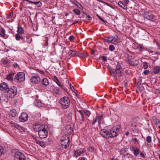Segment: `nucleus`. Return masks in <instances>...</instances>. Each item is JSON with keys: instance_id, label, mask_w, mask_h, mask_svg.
Instances as JSON below:
<instances>
[{"instance_id": "f257e3e1", "label": "nucleus", "mask_w": 160, "mask_h": 160, "mask_svg": "<svg viewBox=\"0 0 160 160\" xmlns=\"http://www.w3.org/2000/svg\"><path fill=\"white\" fill-rule=\"evenodd\" d=\"M8 89L6 92L8 98L12 99L17 95V89L16 87L12 86Z\"/></svg>"}, {"instance_id": "f03ea898", "label": "nucleus", "mask_w": 160, "mask_h": 160, "mask_svg": "<svg viewBox=\"0 0 160 160\" xmlns=\"http://www.w3.org/2000/svg\"><path fill=\"white\" fill-rule=\"evenodd\" d=\"M116 66V69L112 70V72L114 74L115 77H120L122 75L123 73V69L121 68V65L120 63L118 62Z\"/></svg>"}, {"instance_id": "7ed1b4c3", "label": "nucleus", "mask_w": 160, "mask_h": 160, "mask_svg": "<svg viewBox=\"0 0 160 160\" xmlns=\"http://www.w3.org/2000/svg\"><path fill=\"white\" fill-rule=\"evenodd\" d=\"M61 144L66 149L69 147L70 144V140L69 137L67 135L62 137L61 139Z\"/></svg>"}, {"instance_id": "20e7f679", "label": "nucleus", "mask_w": 160, "mask_h": 160, "mask_svg": "<svg viewBox=\"0 0 160 160\" xmlns=\"http://www.w3.org/2000/svg\"><path fill=\"white\" fill-rule=\"evenodd\" d=\"M60 103L62 105V108L65 109L68 108L70 106V101L68 97H64L61 98Z\"/></svg>"}, {"instance_id": "39448f33", "label": "nucleus", "mask_w": 160, "mask_h": 160, "mask_svg": "<svg viewBox=\"0 0 160 160\" xmlns=\"http://www.w3.org/2000/svg\"><path fill=\"white\" fill-rule=\"evenodd\" d=\"M25 79V74L22 72L18 73L14 78V81L18 82L24 81Z\"/></svg>"}, {"instance_id": "423d86ee", "label": "nucleus", "mask_w": 160, "mask_h": 160, "mask_svg": "<svg viewBox=\"0 0 160 160\" xmlns=\"http://www.w3.org/2000/svg\"><path fill=\"white\" fill-rule=\"evenodd\" d=\"M78 111L79 112V114H77V116L76 115L75 120L79 122L80 123H82L85 119L84 115L83 113V111H81V110Z\"/></svg>"}, {"instance_id": "0eeeda50", "label": "nucleus", "mask_w": 160, "mask_h": 160, "mask_svg": "<svg viewBox=\"0 0 160 160\" xmlns=\"http://www.w3.org/2000/svg\"><path fill=\"white\" fill-rule=\"evenodd\" d=\"M127 62L130 65L132 66H136L138 64V60L132 58L131 56H128L127 59Z\"/></svg>"}, {"instance_id": "6e6552de", "label": "nucleus", "mask_w": 160, "mask_h": 160, "mask_svg": "<svg viewBox=\"0 0 160 160\" xmlns=\"http://www.w3.org/2000/svg\"><path fill=\"white\" fill-rule=\"evenodd\" d=\"M14 160H26L23 154L20 152H16L14 156Z\"/></svg>"}, {"instance_id": "1a4fd4ad", "label": "nucleus", "mask_w": 160, "mask_h": 160, "mask_svg": "<svg viewBox=\"0 0 160 160\" xmlns=\"http://www.w3.org/2000/svg\"><path fill=\"white\" fill-rule=\"evenodd\" d=\"M39 137L41 138H46L48 135V131L45 128L38 132Z\"/></svg>"}, {"instance_id": "9d476101", "label": "nucleus", "mask_w": 160, "mask_h": 160, "mask_svg": "<svg viewBox=\"0 0 160 160\" xmlns=\"http://www.w3.org/2000/svg\"><path fill=\"white\" fill-rule=\"evenodd\" d=\"M30 80L33 84H38L40 81L41 79L38 75L36 74L31 78Z\"/></svg>"}, {"instance_id": "9b49d317", "label": "nucleus", "mask_w": 160, "mask_h": 160, "mask_svg": "<svg viewBox=\"0 0 160 160\" xmlns=\"http://www.w3.org/2000/svg\"><path fill=\"white\" fill-rule=\"evenodd\" d=\"M100 133L102 136L106 138H110L109 132L106 129H102L100 132Z\"/></svg>"}, {"instance_id": "f8f14e48", "label": "nucleus", "mask_w": 160, "mask_h": 160, "mask_svg": "<svg viewBox=\"0 0 160 160\" xmlns=\"http://www.w3.org/2000/svg\"><path fill=\"white\" fill-rule=\"evenodd\" d=\"M28 115L25 113H22L19 117V121L24 122L27 121L28 119Z\"/></svg>"}, {"instance_id": "ddd939ff", "label": "nucleus", "mask_w": 160, "mask_h": 160, "mask_svg": "<svg viewBox=\"0 0 160 160\" xmlns=\"http://www.w3.org/2000/svg\"><path fill=\"white\" fill-rule=\"evenodd\" d=\"M45 125L41 124H37L34 126L33 129L36 132H39L41 130H42L45 128Z\"/></svg>"}, {"instance_id": "4468645a", "label": "nucleus", "mask_w": 160, "mask_h": 160, "mask_svg": "<svg viewBox=\"0 0 160 160\" xmlns=\"http://www.w3.org/2000/svg\"><path fill=\"white\" fill-rule=\"evenodd\" d=\"M9 87L8 84L5 82L1 83L0 85V90L2 91H5L6 92L8 91Z\"/></svg>"}, {"instance_id": "2eb2a0df", "label": "nucleus", "mask_w": 160, "mask_h": 160, "mask_svg": "<svg viewBox=\"0 0 160 160\" xmlns=\"http://www.w3.org/2000/svg\"><path fill=\"white\" fill-rule=\"evenodd\" d=\"M54 78L55 79L54 81L56 83L62 88L65 91L67 92V90L65 86L59 81L58 78L56 76H54Z\"/></svg>"}, {"instance_id": "dca6fc26", "label": "nucleus", "mask_w": 160, "mask_h": 160, "mask_svg": "<svg viewBox=\"0 0 160 160\" xmlns=\"http://www.w3.org/2000/svg\"><path fill=\"white\" fill-rule=\"evenodd\" d=\"M144 17L146 19L152 21H153V20L154 19V17L153 15L150 13H146L144 15Z\"/></svg>"}, {"instance_id": "f3484780", "label": "nucleus", "mask_w": 160, "mask_h": 160, "mask_svg": "<svg viewBox=\"0 0 160 160\" xmlns=\"http://www.w3.org/2000/svg\"><path fill=\"white\" fill-rule=\"evenodd\" d=\"M83 153H85L86 154V153L85 150L81 151L79 149H78L75 151L74 153V156L76 157H78L80 156Z\"/></svg>"}, {"instance_id": "a211bd4d", "label": "nucleus", "mask_w": 160, "mask_h": 160, "mask_svg": "<svg viewBox=\"0 0 160 160\" xmlns=\"http://www.w3.org/2000/svg\"><path fill=\"white\" fill-rule=\"evenodd\" d=\"M109 134L110 138H112L117 136L118 134V133L116 131L112 128V129L110 131Z\"/></svg>"}, {"instance_id": "6ab92c4d", "label": "nucleus", "mask_w": 160, "mask_h": 160, "mask_svg": "<svg viewBox=\"0 0 160 160\" xmlns=\"http://www.w3.org/2000/svg\"><path fill=\"white\" fill-rule=\"evenodd\" d=\"M26 1L30 3L33 4H34L36 5L38 7H40L42 5V3L40 1H32L29 0H26Z\"/></svg>"}, {"instance_id": "aec40b11", "label": "nucleus", "mask_w": 160, "mask_h": 160, "mask_svg": "<svg viewBox=\"0 0 160 160\" xmlns=\"http://www.w3.org/2000/svg\"><path fill=\"white\" fill-rule=\"evenodd\" d=\"M14 75V74L13 72H11L8 74L6 77V79L10 81H12L13 80V77Z\"/></svg>"}, {"instance_id": "412c9836", "label": "nucleus", "mask_w": 160, "mask_h": 160, "mask_svg": "<svg viewBox=\"0 0 160 160\" xmlns=\"http://www.w3.org/2000/svg\"><path fill=\"white\" fill-rule=\"evenodd\" d=\"M76 57H78L80 58L86 57L88 56V54L86 53H79L77 51Z\"/></svg>"}, {"instance_id": "4be33fe9", "label": "nucleus", "mask_w": 160, "mask_h": 160, "mask_svg": "<svg viewBox=\"0 0 160 160\" xmlns=\"http://www.w3.org/2000/svg\"><path fill=\"white\" fill-rule=\"evenodd\" d=\"M41 82L43 85L46 87H47L49 84V82L48 79L46 78H43Z\"/></svg>"}, {"instance_id": "5701e85b", "label": "nucleus", "mask_w": 160, "mask_h": 160, "mask_svg": "<svg viewBox=\"0 0 160 160\" xmlns=\"http://www.w3.org/2000/svg\"><path fill=\"white\" fill-rule=\"evenodd\" d=\"M77 51H72V50H70L68 52V54L69 56H71L72 57H76Z\"/></svg>"}, {"instance_id": "b1692460", "label": "nucleus", "mask_w": 160, "mask_h": 160, "mask_svg": "<svg viewBox=\"0 0 160 160\" xmlns=\"http://www.w3.org/2000/svg\"><path fill=\"white\" fill-rule=\"evenodd\" d=\"M153 72L155 74H158L160 72V66H156L153 68Z\"/></svg>"}, {"instance_id": "393cba45", "label": "nucleus", "mask_w": 160, "mask_h": 160, "mask_svg": "<svg viewBox=\"0 0 160 160\" xmlns=\"http://www.w3.org/2000/svg\"><path fill=\"white\" fill-rule=\"evenodd\" d=\"M37 144L41 146L44 147L45 145V142H44L41 141L39 140H38L37 139H36L35 140Z\"/></svg>"}, {"instance_id": "a878e982", "label": "nucleus", "mask_w": 160, "mask_h": 160, "mask_svg": "<svg viewBox=\"0 0 160 160\" xmlns=\"http://www.w3.org/2000/svg\"><path fill=\"white\" fill-rule=\"evenodd\" d=\"M11 123V125L12 127L16 128L18 130H21L22 129V127L18 125L17 123L14 122H12Z\"/></svg>"}, {"instance_id": "bb28decb", "label": "nucleus", "mask_w": 160, "mask_h": 160, "mask_svg": "<svg viewBox=\"0 0 160 160\" xmlns=\"http://www.w3.org/2000/svg\"><path fill=\"white\" fill-rule=\"evenodd\" d=\"M114 130L116 131L118 133H119L121 131V127L120 125L116 126L112 128Z\"/></svg>"}, {"instance_id": "cd10ccee", "label": "nucleus", "mask_w": 160, "mask_h": 160, "mask_svg": "<svg viewBox=\"0 0 160 160\" xmlns=\"http://www.w3.org/2000/svg\"><path fill=\"white\" fill-rule=\"evenodd\" d=\"M128 151V148H123L121 149L120 152V154L124 156L125 153Z\"/></svg>"}, {"instance_id": "c85d7f7f", "label": "nucleus", "mask_w": 160, "mask_h": 160, "mask_svg": "<svg viewBox=\"0 0 160 160\" xmlns=\"http://www.w3.org/2000/svg\"><path fill=\"white\" fill-rule=\"evenodd\" d=\"M118 5L122 8L125 9H127V7L126 5H125L121 1H119L118 2Z\"/></svg>"}, {"instance_id": "c756f323", "label": "nucleus", "mask_w": 160, "mask_h": 160, "mask_svg": "<svg viewBox=\"0 0 160 160\" xmlns=\"http://www.w3.org/2000/svg\"><path fill=\"white\" fill-rule=\"evenodd\" d=\"M112 43L113 44L114 43V42H117L118 40V36L116 35H115L114 37L112 36Z\"/></svg>"}, {"instance_id": "7c9ffc66", "label": "nucleus", "mask_w": 160, "mask_h": 160, "mask_svg": "<svg viewBox=\"0 0 160 160\" xmlns=\"http://www.w3.org/2000/svg\"><path fill=\"white\" fill-rule=\"evenodd\" d=\"M5 30L3 28H2L0 29V35L2 37H5Z\"/></svg>"}, {"instance_id": "2f4dec72", "label": "nucleus", "mask_w": 160, "mask_h": 160, "mask_svg": "<svg viewBox=\"0 0 160 160\" xmlns=\"http://www.w3.org/2000/svg\"><path fill=\"white\" fill-rule=\"evenodd\" d=\"M140 152L139 149L137 147L134 151L133 153L135 156H137L139 154Z\"/></svg>"}, {"instance_id": "473e14b6", "label": "nucleus", "mask_w": 160, "mask_h": 160, "mask_svg": "<svg viewBox=\"0 0 160 160\" xmlns=\"http://www.w3.org/2000/svg\"><path fill=\"white\" fill-rule=\"evenodd\" d=\"M18 34H22L24 33V30L23 28L21 27H18Z\"/></svg>"}, {"instance_id": "72a5a7b5", "label": "nucleus", "mask_w": 160, "mask_h": 160, "mask_svg": "<svg viewBox=\"0 0 160 160\" xmlns=\"http://www.w3.org/2000/svg\"><path fill=\"white\" fill-rule=\"evenodd\" d=\"M10 113L11 116L14 117L16 115V110L14 109H12L10 111Z\"/></svg>"}, {"instance_id": "f704fd0d", "label": "nucleus", "mask_w": 160, "mask_h": 160, "mask_svg": "<svg viewBox=\"0 0 160 160\" xmlns=\"http://www.w3.org/2000/svg\"><path fill=\"white\" fill-rule=\"evenodd\" d=\"M66 129L68 130L67 131V133L69 134H71L72 131V128L70 126H68L66 127Z\"/></svg>"}, {"instance_id": "c9c22d12", "label": "nucleus", "mask_w": 160, "mask_h": 160, "mask_svg": "<svg viewBox=\"0 0 160 160\" xmlns=\"http://www.w3.org/2000/svg\"><path fill=\"white\" fill-rule=\"evenodd\" d=\"M43 41L45 42L43 45L45 46H47L48 45V38L47 37H45Z\"/></svg>"}, {"instance_id": "e433bc0d", "label": "nucleus", "mask_w": 160, "mask_h": 160, "mask_svg": "<svg viewBox=\"0 0 160 160\" xmlns=\"http://www.w3.org/2000/svg\"><path fill=\"white\" fill-rule=\"evenodd\" d=\"M81 111H83V113L85 114L87 116L89 117L91 115L90 112L88 110H81Z\"/></svg>"}, {"instance_id": "4c0bfd02", "label": "nucleus", "mask_w": 160, "mask_h": 160, "mask_svg": "<svg viewBox=\"0 0 160 160\" xmlns=\"http://www.w3.org/2000/svg\"><path fill=\"white\" fill-rule=\"evenodd\" d=\"M112 36H109L107 38L104 39V40L107 42H110L112 43Z\"/></svg>"}, {"instance_id": "58836bf2", "label": "nucleus", "mask_w": 160, "mask_h": 160, "mask_svg": "<svg viewBox=\"0 0 160 160\" xmlns=\"http://www.w3.org/2000/svg\"><path fill=\"white\" fill-rule=\"evenodd\" d=\"M124 157L126 158H132L133 157V156L129 153H127L124 156Z\"/></svg>"}, {"instance_id": "ea45409f", "label": "nucleus", "mask_w": 160, "mask_h": 160, "mask_svg": "<svg viewBox=\"0 0 160 160\" xmlns=\"http://www.w3.org/2000/svg\"><path fill=\"white\" fill-rule=\"evenodd\" d=\"M73 11L77 15H79L80 14V11L78 9L76 8L74 9Z\"/></svg>"}, {"instance_id": "a19ab883", "label": "nucleus", "mask_w": 160, "mask_h": 160, "mask_svg": "<svg viewBox=\"0 0 160 160\" xmlns=\"http://www.w3.org/2000/svg\"><path fill=\"white\" fill-rule=\"evenodd\" d=\"M155 123L157 127L158 128L160 129V122L158 120H156V121H155Z\"/></svg>"}, {"instance_id": "79ce46f5", "label": "nucleus", "mask_w": 160, "mask_h": 160, "mask_svg": "<svg viewBox=\"0 0 160 160\" xmlns=\"http://www.w3.org/2000/svg\"><path fill=\"white\" fill-rule=\"evenodd\" d=\"M109 49L110 51L112 52L115 49V48L113 45H111L109 46Z\"/></svg>"}, {"instance_id": "37998d69", "label": "nucleus", "mask_w": 160, "mask_h": 160, "mask_svg": "<svg viewBox=\"0 0 160 160\" xmlns=\"http://www.w3.org/2000/svg\"><path fill=\"white\" fill-rule=\"evenodd\" d=\"M146 155V154L144 151H142L140 154V156L141 157L144 158Z\"/></svg>"}, {"instance_id": "c03bdc74", "label": "nucleus", "mask_w": 160, "mask_h": 160, "mask_svg": "<svg viewBox=\"0 0 160 160\" xmlns=\"http://www.w3.org/2000/svg\"><path fill=\"white\" fill-rule=\"evenodd\" d=\"M75 4L77 6V7H78L80 9H82L83 8V7L82 6L81 4L78 3V2H77V3H76Z\"/></svg>"}, {"instance_id": "a18cd8bd", "label": "nucleus", "mask_w": 160, "mask_h": 160, "mask_svg": "<svg viewBox=\"0 0 160 160\" xmlns=\"http://www.w3.org/2000/svg\"><path fill=\"white\" fill-rule=\"evenodd\" d=\"M146 141L148 143H150L152 141L151 138L150 136H148L146 138Z\"/></svg>"}, {"instance_id": "49530a36", "label": "nucleus", "mask_w": 160, "mask_h": 160, "mask_svg": "<svg viewBox=\"0 0 160 160\" xmlns=\"http://www.w3.org/2000/svg\"><path fill=\"white\" fill-rule=\"evenodd\" d=\"M20 34L17 33L15 35V38L17 40H19L20 39L21 36L20 35Z\"/></svg>"}, {"instance_id": "de8ad7c7", "label": "nucleus", "mask_w": 160, "mask_h": 160, "mask_svg": "<svg viewBox=\"0 0 160 160\" xmlns=\"http://www.w3.org/2000/svg\"><path fill=\"white\" fill-rule=\"evenodd\" d=\"M86 15V18L88 20H92L91 17L88 15L84 12L83 13Z\"/></svg>"}, {"instance_id": "09e8293b", "label": "nucleus", "mask_w": 160, "mask_h": 160, "mask_svg": "<svg viewBox=\"0 0 160 160\" xmlns=\"http://www.w3.org/2000/svg\"><path fill=\"white\" fill-rule=\"evenodd\" d=\"M97 119H98V123L99 124H100V120L102 119V118L103 117V115L101 114L99 116H97L96 117Z\"/></svg>"}, {"instance_id": "8fccbe9b", "label": "nucleus", "mask_w": 160, "mask_h": 160, "mask_svg": "<svg viewBox=\"0 0 160 160\" xmlns=\"http://www.w3.org/2000/svg\"><path fill=\"white\" fill-rule=\"evenodd\" d=\"M137 124L136 123H132V128L133 129H137Z\"/></svg>"}, {"instance_id": "3c124183", "label": "nucleus", "mask_w": 160, "mask_h": 160, "mask_svg": "<svg viewBox=\"0 0 160 160\" xmlns=\"http://www.w3.org/2000/svg\"><path fill=\"white\" fill-rule=\"evenodd\" d=\"M74 38V37L73 35H71L69 37V40L70 42H72L73 41Z\"/></svg>"}, {"instance_id": "603ef678", "label": "nucleus", "mask_w": 160, "mask_h": 160, "mask_svg": "<svg viewBox=\"0 0 160 160\" xmlns=\"http://www.w3.org/2000/svg\"><path fill=\"white\" fill-rule=\"evenodd\" d=\"M3 151V148L0 146V157L2 155Z\"/></svg>"}, {"instance_id": "864d4df0", "label": "nucleus", "mask_w": 160, "mask_h": 160, "mask_svg": "<svg viewBox=\"0 0 160 160\" xmlns=\"http://www.w3.org/2000/svg\"><path fill=\"white\" fill-rule=\"evenodd\" d=\"M137 147L133 146H131L130 147V149L132 151H134L135 149Z\"/></svg>"}, {"instance_id": "5fc2aeb1", "label": "nucleus", "mask_w": 160, "mask_h": 160, "mask_svg": "<svg viewBox=\"0 0 160 160\" xmlns=\"http://www.w3.org/2000/svg\"><path fill=\"white\" fill-rule=\"evenodd\" d=\"M94 147H91L88 149V151L90 152H92L94 150Z\"/></svg>"}, {"instance_id": "6e6d98bb", "label": "nucleus", "mask_w": 160, "mask_h": 160, "mask_svg": "<svg viewBox=\"0 0 160 160\" xmlns=\"http://www.w3.org/2000/svg\"><path fill=\"white\" fill-rule=\"evenodd\" d=\"M132 141H133L135 144L138 143V142L137 139L136 138H134L132 139Z\"/></svg>"}, {"instance_id": "4d7b16f0", "label": "nucleus", "mask_w": 160, "mask_h": 160, "mask_svg": "<svg viewBox=\"0 0 160 160\" xmlns=\"http://www.w3.org/2000/svg\"><path fill=\"white\" fill-rule=\"evenodd\" d=\"M98 120V119H97V118L96 117L95 119H93V121L92 122V125H94L95 124V123L97 122Z\"/></svg>"}, {"instance_id": "13d9d810", "label": "nucleus", "mask_w": 160, "mask_h": 160, "mask_svg": "<svg viewBox=\"0 0 160 160\" xmlns=\"http://www.w3.org/2000/svg\"><path fill=\"white\" fill-rule=\"evenodd\" d=\"M143 67L145 69H147L148 68V66L147 63H145L143 64Z\"/></svg>"}, {"instance_id": "bf43d9fd", "label": "nucleus", "mask_w": 160, "mask_h": 160, "mask_svg": "<svg viewBox=\"0 0 160 160\" xmlns=\"http://www.w3.org/2000/svg\"><path fill=\"white\" fill-rule=\"evenodd\" d=\"M149 73V71L148 70H145L143 72V73L145 75H148Z\"/></svg>"}, {"instance_id": "052dcab7", "label": "nucleus", "mask_w": 160, "mask_h": 160, "mask_svg": "<svg viewBox=\"0 0 160 160\" xmlns=\"http://www.w3.org/2000/svg\"><path fill=\"white\" fill-rule=\"evenodd\" d=\"M101 58L104 61H106L107 60V57L104 56H102L101 57Z\"/></svg>"}, {"instance_id": "680f3d73", "label": "nucleus", "mask_w": 160, "mask_h": 160, "mask_svg": "<svg viewBox=\"0 0 160 160\" xmlns=\"http://www.w3.org/2000/svg\"><path fill=\"white\" fill-rule=\"evenodd\" d=\"M36 106L38 107H40L41 106V102H38L36 104Z\"/></svg>"}, {"instance_id": "e2e57ef3", "label": "nucleus", "mask_w": 160, "mask_h": 160, "mask_svg": "<svg viewBox=\"0 0 160 160\" xmlns=\"http://www.w3.org/2000/svg\"><path fill=\"white\" fill-rule=\"evenodd\" d=\"M70 2L72 3L75 4L77 1L76 0H70Z\"/></svg>"}, {"instance_id": "0e129e2a", "label": "nucleus", "mask_w": 160, "mask_h": 160, "mask_svg": "<svg viewBox=\"0 0 160 160\" xmlns=\"http://www.w3.org/2000/svg\"><path fill=\"white\" fill-rule=\"evenodd\" d=\"M101 2H102V3H104L106 5H108V6H109V7L110 6V4H109V3H107V2H104V1H102Z\"/></svg>"}, {"instance_id": "69168bd1", "label": "nucleus", "mask_w": 160, "mask_h": 160, "mask_svg": "<svg viewBox=\"0 0 160 160\" xmlns=\"http://www.w3.org/2000/svg\"><path fill=\"white\" fill-rule=\"evenodd\" d=\"M69 86H70V88H71V89L73 91V89H74V88H73V86L72 85L70 84V85H69Z\"/></svg>"}, {"instance_id": "338daca9", "label": "nucleus", "mask_w": 160, "mask_h": 160, "mask_svg": "<svg viewBox=\"0 0 160 160\" xmlns=\"http://www.w3.org/2000/svg\"><path fill=\"white\" fill-rule=\"evenodd\" d=\"M13 67L15 68H17L18 67V64L16 63H14L13 64Z\"/></svg>"}, {"instance_id": "774afa93", "label": "nucleus", "mask_w": 160, "mask_h": 160, "mask_svg": "<svg viewBox=\"0 0 160 160\" xmlns=\"http://www.w3.org/2000/svg\"><path fill=\"white\" fill-rule=\"evenodd\" d=\"M20 39L22 40V43H24L25 42V41L24 40V38L22 36H21L20 38Z\"/></svg>"}]
</instances>
